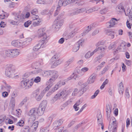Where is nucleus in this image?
<instances>
[{"mask_svg": "<svg viewBox=\"0 0 132 132\" xmlns=\"http://www.w3.org/2000/svg\"><path fill=\"white\" fill-rule=\"evenodd\" d=\"M47 102L46 100H44L41 103L38 107L39 110L43 114L44 111L46 107Z\"/></svg>", "mask_w": 132, "mask_h": 132, "instance_id": "obj_10", "label": "nucleus"}, {"mask_svg": "<svg viewBox=\"0 0 132 132\" xmlns=\"http://www.w3.org/2000/svg\"><path fill=\"white\" fill-rule=\"evenodd\" d=\"M74 60V57H72L69 59L65 63V66L66 67L68 66Z\"/></svg>", "mask_w": 132, "mask_h": 132, "instance_id": "obj_39", "label": "nucleus"}, {"mask_svg": "<svg viewBox=\"0 0 132 132\" xmlns=\"http://www.w3.org/2000/svg\"><path fill=\"white\" fill-rule=\"evenodd\" d=\"M118 91L120 94H122L124 91V89L123 83L121 82L119 84Z\"/></svg>", "mask_w": 132, "mask_h": 132, "instance_id": "obj_28", "label": "nucleus"}, {"mask_svg": "<svg viewBox=\"0 0 132 132\" xmlns=\"http://www.w3.org/2000/svg\"><path fill=\"white\" fill-rule=\"evenodd\" d=\"M31 23L30 21H28L24 23V26L25 27H28L31 24Z\"/></svg>", "mask_w": 132, "mask_h": 132, "instance_id": "obj_51", "label": "nucleus"}, {"mask_svg": "<svg viewBox=\"0 0 132 132\" xmlns=\"http://www.w3.org/2000/svg\"><path fill=\"white\" fill-rule=\"evenodd\" d=\"M28 120V122L30 123H32L35 120L36 116H35L30 115Z\"/></svg>", "mask_w": 132, "mask_h": 132, "instance_id": "obj_35", "label": "nucleus"}, {"mask_svg": "<svg viewBox=\"0 0 132 132\" xmlns=\"http://www.w3.org/2000/svg\"><path fill=\"white\" fill-rule=\"evenodd\" d=\"M59 87L55 85L51 89V90L53 92H54L55 91L57 90L59 88Z\"/></svg>", "mask_w": 132, "mask_h": 132, "instance_id": "obj_58", "label": "nucleus"}, {"mask_svg": "<svg viewBox=\"0 0 132 132\" xmlns=\"http://www.w3.org/2000/svg\"><path fill=\"white\" fill-rule=\"evenodd\" d=\"M72 101L71 99H69L63 104V106L64 107H66L68 105L70 104L71 103Z\"/></svg>", "mask_w": 132, "mask_h": 132, "instance_id": "obj_50", "label": "nucleus"}, {"mask_svg": "<svg viewBox=\"0 0 132 132\" xmlns=\"http://www.w3.org/2000/svg\"><path fill=\"white\" fill-rule=\"evenodd\" d=\"M40 64L39 62H35L32 63L31 65V68L33 69H35L36 70L34 71L40 69H38L40 67Z\"/></svg>", "mask_w": 132, "mask_h": 132, "instance_id": "obj_16", "label": "nucleus"}, {"mask_svg": "<svg viewBox=\"0 0 132 132\" xmlns=\"http://www.w3.org/2000/svg\"><path fill=\"white\" fill-rule=\"evenodd\" d=\"M97 118L98 124L100 125L102 124L103 120L102 114L100 113H98L97 115Z\"/></svg>", "mask_w": 132, "mask_h": 132, "instance_id": "obj_20", "label": "nucleus"}, {"mask_svg": "<svg viewBox=\"0 0 132 132\" xmlns=\"http://www.w3.org/2000/svg\"><path fill=\"white\" fill-rule=\"evenodd\" d=\"M12 44L14 46L17 47H21L22 45L20 40L13 41L12 42Z\"/></svg>", "mask_w": 132, "mask_h": 132, "instance_id": "obj_22", "label": "nucleus"}, {"mask_svg": "<svg viewBox=\"0 0 132 132\" xmlns=\"http://www.w3.org/2000/svg\"><path fill=\"white\" fill-rule=\"evenodd\" d=\"M87 85V84L86 83H85L83 84L82 85L84 86H81L80 89L79 90V94H82L86 90V89L85 87Z\"/></svg>", "mask_w": 132, "mask_h": 132, "instance_id": "obj_17", "label": "nucleus"}, {"mask_svg": "<svg viewBox=\"0 0 132 132\" xmlns=\"http://www.w3.org/2000/svg\"><path fill=\"white\" fill-rule=\"evenodd\" d=\"M42 71V69H39L36 71H33L30 72H27L23 75V79H25L29 77L32 74H37L39 72H40Z\"/></svg>", "mask_w": 132, "mask_h": 132, "instance_id": "obj_13", "label": "nucleus"}, {"mask_svg": "<svg viewBox=\"0 0 132 132\" xmlns=\"http://www.w3.org/2000/svg\"><path fill=\"white\" fill-rule=\"evenodd\" d=\"M17 94L15 92H13L11 95V98L15 99V98L17 96Z\"/></svg>", "mask_w": 132, "mask_h": 132, "instance_id": "obj_64", "label": "nucleus"}, {"mask_svg": "<svg viewBox=\"0 0 132 132\" xmlns=\"http://www.w3.org/2000/svg\"><path fill=\"white\" fill-rule=\"evenodd\" d=\"M105 43V42L104 41H100L97 43L96 44V45L97 46H99L101 45H103Z\"/></svg>", "mask_w": 132, "mask_h": 132, "instance_id": "obj_55", "label": "nucleus"}, {"mask_svg": "<svg viewBox=\"0 0 132 132\" xmlns=\"http://www.w3.org/2000/svg\"><path fill=\"white\" fill-rule=\"evenodd\" d=\"M28 114L29 116L33 115L36 116L37 115L41 116L43 114L38 108H35L31 109L28 112Z\"/></svg>", "mask_w": 132, "mask_h": 132, "instance_id": "obj_5", "label": "nucleus"}, {"mask_svg": "<svg viewBox=\"0 0 132 132\" xmlns=\"http://www.w3.org/2000/svg\"><path fill=\"white\" fill-rule=\"evenodd\" d=\"M106 33L107 35L110 36L111 38H114V31L110 30H107L106 31Z\"/></svg>", "mask_w": 132, "mask_h": 132, "instance_id": "obj_31", "label": "nucleus"}, {"mask_svg": "<svg viewBox=\"0 0 132 132\" xmlns=\"http://www.w3.org/2000/svg\"><path fill=\"white\" fill-rule=\"evenodd\" d=\"M38 93L37 92L35 93L34 94V96L35 97L36 100L37 101H40L43 97L44 94L42 93L40 94L38 96Z\"/></svg>", "mask_w": 132, "mask_h": 132, "instance_id": "obj_24", "label": "nucleus"}, {"mask_svg": "<svg viewBox=\"0 0 132 132\" xmlns=\"http://www.w3.org/2000/svg\"><path fill=\"white\" fill-rule=\"evenodd\" d=\"M55 81L54 79L50 78L46 82V85L47 86L45 88L46 91H48L53 85L54 82Z\"/></svg>", "mask_w": 132, "mask_h": 132, "instance_id": "obj_11", "label": "nucleus"}, {"mask_svg": "<svg viewBox=\"0 0 132 132\" xmlns=\"http://www.w3.org/2000/svg\"><path fill=\"white\" fill-rule=\"evenodd\" d=\"M118 20L115 18H112L110 21L106 23V26L107 28H111L113 27L115 25Z\"/></svg>", "mask_w": 132, "mask_h": 132, "instance_id": "obj_12", "label": "nucleus"}, {"mask_svg": "<svg viewBox=\"0 0 132 132\" xmlns=\"http://www.w3.org/2000/svg\"><path fill=\"white\" fill-rule=\"evenodd\" d=\"M42 72V75L44 77H48L51 76V71H42L40 72Z\"/></svg>", "mask_w": 132, "mask_h": 132, "instance_id": "obj_29", "label": "nucleus"}, {"mask_svg": "<svg viewBox=\"0 0 132 132\" xmlns=\"http://www.w3.org/2000/svg\"><path fill=\"white\" fill-rule=\"evenodd\" d=\"M31 40L32 39L30 38H27L26 40L24 42H22L21 40L22 45L21 47H23L25 45L29 44L31 42Z\"/></svg>", "mask_w": 132, "mask_h": 132, "instance_id": "obj_23", "label": "nucleus"}, {"mask_svg": "<svg viewBox=\"0 0 132 132\" xmlns=\"http://www.w3.org/2000/svg\"><path fill=\"white\" fill-rule=\"evenodd\" d=\"M79 47L75 44L73 48V51L75 52H77L79 49Z\"/></svg>", "mask_w": 132, "mask_h": 132, "instance_id": "obj_54", "label": "nucleus"}, {"mask_svg": "<svg viewBox=\"0 0 132 132\" xmlns=\"http://www.w3.org/2000/svg\"><path fill=\"white\" fill-rule=\"evenodd\" d=\"M71 93L70 90L64 89L60 93L55 95L51 101V103L53 104L61 97L63 100H65L68 96Z\"/></svg>", "mask_w": 132, "mask_h": 132, "instance_id": "obj_1", "label": "nucleus"}, {"mask_svg": "<svg viewBox=\"0 0 132 132\" xmlns=\"http://www.w3.org/2000/svg\"><path fill=\"white\" fill-rule=\"evenodd\" d=\"M38 15H35V19H34V21L32 23L33 27H35L39 25V23L41 22L40 20L38 18Z\"/></svg>", "mask_w": 132, "mask_h": 132, "instance_id": "obj_15", "label": "nucleus"}, {"mask_svg": "<svg viewBox=\"0 0 132 132\" xmlns=\"http://www.w3.org/2000/svg\"><path fill=\"white\" fill-rule=\"evenodd\" d=\"M63 22V20H59L57 19V20L54 21L53 27L54 28L55 30L58 31L62 25Z\"/></svg>", "mask_w": 132, "mask_h": 132, "instance_id": "obj_9", "label": "nucleus"}, {"mask_svg": "<svg viewBox=\"0 0 132 132\" xmlns=\"http://www.w3.org/2000/svg\"><path fill=\"white\" fill-rule=\"evenodd\" d=\"M41 78L39 77H37L34 79V81L36 83H38L40 81Z\"/></svg>", "mask_w": 132, "mask_h": 132, "instance_id": "obj_52", "label": "nucleus"}, {"mask_svg": "<svg viewBox=\"0 0 132 132\" xmlns=\"http://www.w3.org/2000/svg\"><path fill=\"white\" fill-rule=\"evenodd\" d=\"M37 56V54L35 52L32 53L28 56V57L29 59H34L36 58Z\"/></svg>", "mask_w": 132, "mask_h": 132, "instance_id": "obj_36", "label": "nucleus"}, {"mask_svg": "<svg viewBox=\"0 0 132 132\" xmlns=\"http://www.w3.org/2000/svg\"><path fill=\"white\" fill-rule=\"evenodd\" d=\"M12 14L14 16V20L15 21L10 20L9 21V23L13 25H16L18 21H21L24 18L23 15L18 13L13 12Z\"/></svg>", "mask_w": 132, "mask_h": 132, "instance_id": "obj_3", "label": "nucleus"}, {"mask_svg": "<svg viewBox=\"0 0 132 132\" xmlns=\"http://www.w3.org/2000/svg\"><path fill=\"white\" fill-rule=\"evenodd\" d=\"M12 57L18 55L20 53L19 51L17 49H12Z\"/></svg>", "mask_w": 132, "mask_h": 132, "instance_id": "obj_30", "label": "nucleus"}, {"mask_svg": "<svg viewBox=\"0 0 132 132\" xmlns=\"http://www.w3.org/2000/svg\"><path fill=\"white\" fill-rule=\"evenodd\" d=\"M8 92L5 91L2 93V95L4 97H7L8 95Z\"/></svg>", "mask_w": 132, "mask_h": 132, "instance_id": "obj_62", "label": "nucleus"}, {"mask_svg": "<svg viewBox=\"0 0 132 132\" xmlns=\"http://www.w3.org/2000/svg\"><path fill=\"white\" fill-rule=\"evenodd\" d=\"M15 72V69L14 66L12 64L7 65L5 69V73L6 76L9 77L17 78L19 77L18 75L14 76Z\"/></svg>", "mask_w": 132, "mask_h": 132, "instance_id": "obj_2", "label": "nucleus"}, {"mask_svg": "<svg viewBox=\"0 0 132 132\" xmlns=\"http://www.w3.org/2000/svg\"><path fill=\"white\" fill-rule=\"evenodd\" d=\"M49 127V126H48L41 129L40 130V132H48L50 130Z\"/></svg>", "mask_w": 132, "mask_h": 132, "instance_id": "obj_44", "label": "nucleus"}, {"mask_svg": "<svg viewBox=\"0 0 132 132\" xmlns=\"http://www.w3.org/2000/svg\"><path fill=\"white\" fill-rule=\"evenodd\" d=\"M107 47L106 46H102L100 47H98L97 48H96L95 50H96V52L97 51L102 52H104L106 49Z\"/></svg>", "mask_w": 132, "mask_h": 132, "instance_id": "obj_27", "label": "nucleus"}, {"mask_svg": "<svg viewBox=\"0 0 132 132\" xmlns=\"http://www.w3.org/2000/svg\"><path fill=\"white\" fill-rule=\"evenodd\" d=\"M107 9L106 8L101 9L100 11V13L102 14H104L107 12Z\"/></svg>", "mask_w": 132, "mask_h": 132, "instance_id": "obj_48", "label": "nucleus"}, {"mask_svg": "<svg viewBox=\"0 0 132 132\" xmlns=\"http://www.w3.org/2000/svg\"><path fill=\"white\" fill-rule=\"evenodd\" d=\"M117 10L118 11H119L120 10H121L123 11L124 12H125V9L123 8V7L122 6L121 4H119L116 8Z\"/></svg>", "mask_w": 132, "mask_h": 132, "instance_id": "obj_43", "label": "nucleus"}, {"mask_svg": "<svg viewBox=\"0 0 132 132\" xmlns=\"http://www.w3.org/2000/svg\"><path fill=\"white\" fill-rule=\"evenodd\" d=\"M45 28H42L38 30L37 33L39 37H44L42 40H45L46 41V42H47L48 39L46 36L45 32Z\"/></svg>", "mask_w": 132, "mask_h": 132, "instance_id": "obj_6", "label": "nucleus"}, {"mask_svg": "<svg viewBox=\"0 0 132 132\" xmlns=\"http://www.w3.org/2000/svg\"><path fill=\"white\" fill-rule=\"evenodd\" d=\"M96 50H95L92 52H91L90 51L88 52L86 54L85 56V57L86 59H88L90 58L94 54L96 53Z\"/></svg>", "mask_w": 132, "mask_h": 132, "instance_id": "obj_33", "label": "nucleus"}, {"mask_svg": "<svg viewBox=\"0 0 132 132\" xmlns=\"http://www.w3.org/2000/svg\"><path fill=\"white\" fill-rule=\"evenodd\" d=\"M100 29L99 28H97L94 30L92 34V35L93 36H95L98 34L100 32Z\"/></svg>", "mask_w": 132, "mask_h": 132, "instance_id": "obj_41", "label": "nucleus"}, {"mask_svg": "<svg viewBox=\"0 0 132 132\" xmlns=\"http://www.w3.org/2000/svg\"><path fill=\"white\" fill-rule=\"evenodd\" d=\"M86 11V9L84 8H81L78 9L75 11L73 13L74 15H77L79 14L82 13Z\"/></svg>", "mask_w": 132, "mask_h": 132, "instance_id": "obj_21", "label": "nucleus"}, {"mask_svg": "<svg viewBox=\"0 0 132 132\" xmlns=\"http://www.w3.org/2000/svg\"><path fill=\"white\" fill-rule=\"evenodd\" d=\"M89 70V68L86 67H85L83 68H82L81 70V71L82 72H85L87 71H88Z\"/></svg>", "mask_w": 132, "mask_h": 132, "instance_id": "obj_59", "label": "nucleus"}, {"mask_svg": "<svg viewBox=\"0 0 132 132\" xmlns=\"http://www.w3.org/2000/svg\"><path fill=\"white\" fill-rule=\"evenodd\" d=\"M15 99L11 98L9 103L10 106L12 108H14L15 106Z\"/></svg>", "mask_w": 132, "mask_h": 132, "instance_id": "obj_38", "label": "nucleus"}, {"mask_svg": "<svg viewBox=\"0 0 132 132\" xmlns=\"http://www.w3.org/2000/svg\"><path fill=\"white\" fill-rule=\"evenodd\" d=\"M51 75H52V76L51 78L54 79L55 80L58 76V72L56 71L52 70L51 71Z\"/></svg>", "mask_w": 132, "mask_h": 132, "instance_id": "obj_19", "label": "nucleus"}, {"mask_svg": "<svg viewBox=\"0 0 132 132\" xmlns=\"http://www.w3.org/2000/svg\"><path fill=\"white\" fill-rule=\"evenodd\" d=\"M51 61L55 67L60 64L61 63V59L58 55L56 54L53 56L51 59Z\"/></svg>", "mask_w": 132, "mask_h": 132, "instance_id": "obj_7", "label": "nucleus"}, {"mask_svg": "<svg viewBox=\"0 0 132 132\" xmlns=\"http://www.w3.org/2000/svg\"><path fill=\"white\" fill-rule=\"evenodd\" d=\"M46 43V40H40L39 43L33 47V50L34 51H37L41 48L45 47Z\"/></svg>", "mask_w": 132, "mask_h": 132, "instance_id": "obj_8", "label": "nucleus"}, {"mask_svg": "<svg viewBox=\"0 0 132 132\" xmlns=\"http://www.w3.org/2000/svg\"><path fill=\"white\" fill-rule=\"evenodd\" d=\"M81 72L80 71H78L77 72L73 73L69 77H68L66 79H65L66 81H68L72 78L75 79H76L77 78H78L79 77V75L78 74H79L81 75Z\"/></svg>", "mask_w": 132, "mask_h": 132, "instance_id": "obj_14", "label": "nucleus"}, {"mask_svg": "<svg viewBox=\"0 0 132 132\" xmlns=\"http://www.w3.org/2000/svg\"><path fill=\"white\" fill-rule=\"evenodd\" d=\"M59 14L57 18H62L64 14V12L63 11H60L59 9V12L57 15H58Z\"/></svg>", "mask_w": 132, "mask_h": 132, "instance_id": "obj_45", "label": "nucleus"}, {"mask_svg": "<svg viewBox=\"0 0 132 132\" xmlns=\"http://www.w3.org/2000/svg\"><path fill=\"white\" fill-rule=\"evenodd\" d=\"M58 7H57V9L56 10L54 14V16H56L59 12V8L61 6H63V0H60L58 3Z\"/></svg>", "mask_w": 132, "mask_h": 132, "instance_id": "obj_18", "label": "nucleus"}, {"mask_svg": "<svg viewBox=\"0 0 132 132\" xmlns=\"http://www.w3.org/2000/svg\"><path fill=\"white\" fill-rule=\"evenodd\" d=\"M24 121L22 120H21L18 122L17 124L19 126H22L24 125Z\"/></svg>", "mask_w": 132, "mask_h": 132, "instance_id": "obj_57", "label": "nucleus"}, {"mask_svg": "<svg viewBox=\"0 0 132 132\" xmlns=\"http://www.w3.org/2000/svg\"><path fill=\"white\" fill-rule=\"evenodd\" d=\"M37 13L38 10L37 9H34L32 10L31 12V14L34 16L33 17H35V15H36V14H37Z\"/></svg>", "mask_w": 132, "mask_h": 132, "instance_id": "obj_46", "label": "nucleus"}, {"mask_svg": "<svg viewBox=\"0 0 132 132\" xmlns=\"http://www.w3.org/2000/svg\"><path fill=\"white\" fill-rule=\"evenodd\" d=\"M72 3L74 4L77 3L78 5H82L84 4L82 0H72Z\"/></svg>", "mask_w": 132, "mask_h": 132, "instance_id": "obj_34", "label": "nucleus"}, {"mask_svg": "<svg viewBox=\"0 0 132 132\" xmlns=\"http://www.w3.org/2000/svg\"><path fill=\"white\" fill-rule=\"evenodd\" d=\"M5 86H6V88L7 89V91L9 93H10V89L12 88L11 86L7 84H6V83L5 82Z\"/></svg>", "mask_w": 132, "mask_h": 132, "instance_id": "obj_53", "label": "nucleus"}, {"mask_svg": "<svg viewBox=\"0 0 132 132\" xmlns=\"http://www.w3.org/2000/svg\"><path fill=\"white\" fill-rule=\"evenodd\" d=\"M118 42L116 41L112 43L109 46L108 48L109 50H111L114 48L116 46V44H117Z\"/></svg>", "mask_w": 132, "mask_h": 132, "instance_id": "obj_37", "label": "nucleus"}, {"mask_svg": "<svg viewBox=\"0 0 132 132\" xmlns=\"http://www.w3.org/2000/svg\"><path fill=\"white\" fill-rule=\"evenodd\" d=\"M84 42V40L83 39H81L79 40L78 42L75 44L76 45L80 47V46H81L83 45Z\"/></svg>", "mask_w": 132, "mask_h": 132, "instance_id": "obj_42", "label": "nucleus"}, {"mask_svg": "<svg viewBox=\"0 0 132 132\" xmlns=\"http://www.w3.org/2000/svg\"><path fill=\"white\" fill-rule=\"evenodd\" d=\"M106 111L108 118H109L111 114V109L110 108V105H106Z\"/></svg>", "mask_w": 132, "mask_h": 132, "instance_id": "obj_26", "label": "nucleus"}, {"mask_svg": "<svg viewBox=\"0 0 132 132\" xmlns=\"http://www.w3.org/2000/svg\"><path fill=\"white\" fill-rule=\"evenodd\" d=\"M75 35L72 32L69 34L67 36L68 38H70L72 37Z\"/></svg>", "mask_w": 132, "mask_h": 132, "instance_id": "obj_56", "label": "nucleus"}, {"mask_svg": "<svg viewBox=\"0 0 132 132\" xmlns=\"http://www.w3.org/2000/svg\"><path fill=\"white\" fill-rule=\"evenodd\" d=\"M12 49H8L5 51V54L7 57L10 58L12 57Z\"/></svg>", "mask_w": 132, "mask_h": 132, "instance_id": "obj_32", "label": "nucleus"}, {"mask_svg": "<svg viewBox=\"0 0 132 132\" xmlns=\"http://www.w3.org/2000/svg\"><path fill=\"white\" fill-rule=\"evenodd\" d=\"M29 128L28 126H26L24 127L23 130V132H30Z\"/></svg>", "mask_w": 132, "mask_h": 132, "instance_id": "obj_61", "label": "nucleus"}, {"mask_svg": "<svg viewBox=\"0 0 132 132\" xmlns=\"http://www.w3.org/2000/svg\"><path fill=\"white\" fill-rule=\"evenodd\" d=\"M60 125H59L58 122L56 121H55L53 123V126L54 127H58Z\"/></svg>", "mask_w": 132, "mask_h": 132, "instance_id": "obj_60", "label": "nucleus"}, {"mask_svg": "<svg viewBox=\"0 0 132 132\" xmlns=\"http://www.w3.org/2000/svg\"><path fill=\"white\" fill-rule=\"evenodd\" d=\"M126 15L128 16L129 18H132V13L130 9H128L127 11V13L125 12V11L124 12Z\"/></svg>", "mask_w": 132, "mask_h": 132, "instance_id": "obj_40", "label": "nucleus"}, {"mask_svg": "<svg viewBox=\"0 0 132 132\" xmlns=\"http://www.w3.org/2000/svg\"><path fill=\"white\" fill-rule=\"evenodd\" d=\"M63 128V127H60L56 130L55 132H62Z\"/></svg>", "mask_w": 132, "mask_h": 132, "instance_id": "obj_63", "label": "nucleus"}, {"mask_svg": "<svg viewBox=\"0 0 132 132\" xmlns=\"http://www.w3.org/2000/svg\"><path fill=\"white\" fill-rule=\"evenodd\" d=\"M95 78V74H93L89 78L87 81L88 84H91L94 82V79Z\"/></svg>", "mask_w": 132, "mask_h": 132, "instance_id": "obj_25", "label": "nucleus"}, {"mask_svg": "<svg viewBox=\"0 0 132 132\" xmlns=\"http://www.w3.org/2000/svg\"><path fill=\"white\" fill-rule=\"evenodd\" d=\"M33 84L32 81L28 79H27L21 81L20 83L19 86L21 88H24L25 89H28L31 87Z\"/></svg>", "mask_w": 132, "mask_h": 132, "instance_id": "obj_4", "label": "nucleus"}, {"mask_svg": "<svg viewBox=\"0 0 132 132\" xmlns=\"http://www.w3.org/2000/svg\"><path fill=\"white\" fill-rule=\"evenodd\" d=\"M79 93V90H78L77 88H75L74 89L72 93V95L75 96L78 94Z\"/></svg>", "mask_w": 132, "mask_h": 132, "instance_id": "obj_49", "label": "nucleus"}, {"mask_svg": "<svg viewBox=\"0 0 132 132\" xmlns=\"http://www.w3.org/2000/svg\"><path fill=\"white\" fill-rule=\"evenodd\" d=\"M99 92V90H97L94 93V94L91 96V98L92 99L95 98L98 94Z\"/></svg>", "mask_w": 132, "mask_h": 132, "instance_id": "obj_47", "label": "nucleus"}]
</instances>
